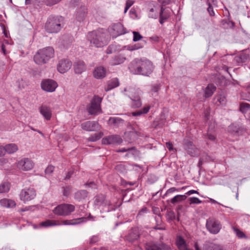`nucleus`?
Here are the masks:
<instances>
[{
  "label": "nucleus",
  "instance_id": "f257e3e1",
  "mask_svg": "<svg viewBox=\"0 0 250 250\" xmlns=\"http://www.w3.org/2000/svg\"><path fill=\"white\" fill-rule=\"evenodd\" d=\"M128 69L133 74L149 76L153 71L154 66L148 60L135 59L130 62Z\"/></svg>",
  "mask_w": 250,
  "mask_h": 250
},
{
  "label": "nucleus",
  "instance_id": "f03ea898",
  "mask_svg": "<svg viewBox=\"0 0 250 250\" xmlns=\"http://www.w3.org/2000/svg\"><path fill=\"white\" fill-rule=\"evenodd\" d=\"M87 39L91 44L97 47H102L108 43L109 38L105 30L99 29L89 32Z\"/></svg>",
  "mask_w": 250,
  "mask_h": 250
},
{
  "label": "nucleus",
  "instance_id": "7ed1b4c3",
  "mask_svg": "<svg viewBox=\"0 0 250 250\" xmlns=\"http://www.w3.org/2000/svg\"><path fill=\"white\" fill-rule=\"evenodd\" d=\"M54 49L52 47H47L40 49L34 57L35 63L39 65L46 63L54 55Z\"/></svg>",
  "mask_w": 250,
  "mask_h": 250
},
{
  "label": "nucleus",
  "instance_id": "20e7f679",
  "mask_svg": "<svg viewBox=\"0 0 250 250\" xmlns=\"http://www.w3.org/2000/svg\"><path fill=\"white\" fill-rule=\"evenodd\" d=\"M124 94L128 96L131 100V106L133 108H139L142 105L140 94L141 90L131 86L125 87L123 91Z\"/></svg>",
  "mask_w": 250,
  "mask_h": 250
},
{
  "label": "nucleus",
  "instance_id": "39448f33",
  "mask_svg": "<svg viewBox=\"0 0 250 250\" xmlns=\"http://www.w3.org/2000/svg\"><path fill=\"white\" fill-rule=\"evenodd\" d=\"M63 18L61 16H50L45 23L46 30L49 33H57L62 28Z\"/></svg>",
  "mask_w": 250,
  "mask_h": 250
},
{
  "label": "nucleus",
  "instance_id": "423d86ee",
  "mask_svg": "<svg viewBox=\"0 0 250 250\" xmlns=\"http://www.w3.org/2000/svg\"><path fill=\"white\" fill-rule=\"evenodd\" d=\"M86 220L85 217H80L75 219L70 220H64L62 223H56L55 221L47 220L40 223L41 226L44 227H48L56 225H76L81 223L85 222Z\"/></svg>",
  "mask_w": 250,
  "mask_h": 250
},
{
  "label": "nucleus",
  "instance_id": "0eeeda50",
  "mask_svg": "<svg viewBox=\"0 0 250 250\" xmlns=\"http://www.w3.org/2000/svg\"><path fill=\"white\" fill-rule=\"evenodd\" d=\"M102 98L98 96H94L87 106L86 110L89 115H97L101 113V103Z\"/></svg>",
  "mask_w": 250,
  "mask_h": 250
},
{
  "label": "nucleus",
  "instance_id": "6e6552de",
  "mask_svg": "<svg viewBox=\"0 0 250 250\" xmlns=\"http://www.w3.org/2000/svg\"><path fill=\"white\" fill-rule=\"evenodd\" d=\"M74 205L68 204H62L58 205L53 209V212L57 215L61 216H67L75 210Z\"/></svg>",
  "mask_w": 250,
  "mask_h": 250
},
{
  "label": "nucleus",
  "instance_id": "1a4fd4ad",
  "mask_svg": "<svg viewBox=\"0 0 250 250\" xmlns=\"http://www.w3.org/2000/svg\"><path fill=\"white\" fill-rule=\"evenodd\" d=\"M95 204L99 207H107V211L114 210L117 208V206L113 204L110 200H106L103 194H99L95 197Z\"/></svg>",
  "mask_w": 250,
  "mask_h": 250
},
{
  "label": "nucleus",
  "instance_id": "9d476101",
  "mask_svg": "<svg viewBox=\"0 0 250 250\" xmlns=\"http://www.w3.org/2000/svg\"><path fill=\"white\" fill-rule=\"evenodd\" d=\"M36 196V192L33 188H26L22 189L20 194V198L21 200L24 203L34 199Z\"/></svg>",
  "mask_w": 250,
  "mask_h": 250
},
{
  "label": "nucleus",
  "instance_id": "9b49d317",
  "mask_svg": "<svg viewBox=\"0 0 250 250\" xmlns=\"http://www.w3.org/2000/svg\"><path fill=\"white\" fill-rule=\"evenodd\" d=\"M146 250H169L170 247L163 242L150 241L146 243Z\"/></svg>",
  "mask_w": 250,
  "mask_h": 250
},
{
  "label": "nucleus",
  "instance_id": "f8f14e48",
  "mask_svg": "<svg viewBox=\"0 0 250 250\" xmlns=\"http://www.w3.org/2000/svg\"><path fill=\"white\" fill-rule=\"evenodd\" d=\"M123 142V140L118 135H111L103 138L102 143L105 145H120Z\"/></svg>",
  "mask_w": 250,
  "mask_h": 250
},
{
  "label": "nucleus",
  "instance_id": "ddd939ff",
  "mask_svg": "<svg viewBox=\"0 0 250 250\" xmlns=\"http://www.w3.org/2000/svg\"><path fill=\"white\" fill-rule=\"evenodd\" d=\"M206 227L211 233L215 234L220 231L221 225L219 221L211 219L207 221Z\"/></svg>",
  "mask_w": 250,
  "mask_h": 250
},
{
  "label": "nucleus",
  "instance_id": "4468645a",
  "mask_svg": "<svg viewBox=\"0 0 250 250\" xmlns=\"http://www.w3.org/2000/svg\"><path fill=\"white\" fill-rule=\"evenodd\" d=\"M58 86L57 83L51 79H45L42 81L41 87L42 90L48 92H52Z\"/></svg>",
  "mask_w": 250,
  "mask_h": 250
},
{
  "label": "nucleus",
  "instance_id": "2eb2a0df",
  "mask_svg": "<svg viewBox=\"0 0 250 250\" xmlns=\"http://www.w3.org/2000/svg\"><path fill=\"white\" fill-rule=\"evenodd\" d=\"M81 127L87 131H96L100 130L101 126L98 122L88 121L82 123Z\"/></svg>",
  "mask_w": 250,
  "mask_h": 250
},
{
  "label": "nucleus",
  "instance_id": "dca6fc26",
  "mask_svg": "<svg viewBox=\"0 0 250 250\" xmlns=\"http://www.w3.org/2000/svg\"><path fill=\"white\" fill-rule=\"evenodd\" d=\"M17 167L21 170L28 171L33 167L34 163L30 159L24 158L18 162Z\"/></svg>",
  "mask_w": 250,
  "mask_h": 250
},
{
  "label": "nucleus",
  "instance_id": "f3484780",
  "mask_svg": "<svg viewBox=\"0 0 250 250\" xmlns=\"http://www.w3.org/2000/svg\"><path fill=\"white\" fill-rule=\"evenodd\" d=\"M87 13V8L86 6L83 5L78 7L75 13V19L79 22L83 21L86 18Z\"/></svg>",
  "mask_w": 250,
  "mask_h": 250
},
{
  "label": "nucleus",
  "instance_id": "a211bd4d",
  "mask_svg": "<svg viewBox=\"0 0 250 250\" xmlns=\"http://www.w3.org/2000/svg\"><path fill=\"white\" fill-rule=\"evenodd\" d=\"M72 66V62L68 59H62L59 61L58 65V71L61 73H64L68 71Z\"/></svg>",
  "mask_w": 250,
  "mask_h": 250
},
{
  "label": "nucleus",
  "instance_id": "6ab92c4d",
  "mask_svg": "<svg viewBox=\"0 0 250 250\" xmlns=\"http://www.w3.org/2000/svg\"><path fill=\"white\" fill-rule=\"evenodd\" d=\"M39 109L40 113L45 120L49 121L51 119L52 111L49 106L45 104L42 105Z\"/></svg>",
  "mask_w": 250,
  "mask_h": 250
},
{
  "label": "nucleus",
  "instance_id": "aec40b11",
  "mask_svg": "<svg viewBox=\"0 0 250 250\" xmlns=\"http://www.w3.org/2000/svg\"><path fill=\"white\" fill-rule=\"evenodd\" d=\"M140 237V233L137 228L132 229L125 236V240L129 242L133 243L137 240Z\"/></svg>",
  "mask_w": 250,
  "mask_h": 250
},
{
  "label": "nucleus",
  "instance_id": "412c9836",
  "mask_svg": "<svg viewBox=\"0 0 250 250\" xmlns=\"http://www.w3.org/2000/svg\"><path fill=\"white\" fill-rule=\"evenodd\" d=\"M226 98L224 92H221L215 96L213 99V103L217 105H224L226 103Z\"/></svg>",
  "mask_w": 250,
  "mask_h": 250
},
{
  "label": "nucleus",
  "instance_id": "4be33fe9",
  "mask_svg": "<svg viewBox=\"0 0 250 250\" xmlns=\"http://www.w3.org/2000/svg\"><path fill=\"white\" fill-rule=\"evenodd\" d=\"M94 78L97 79H103L106 76V69L103 66H98L95 68L93 72Z\"/></svg>",
  "mask_w": 250,
  "mask_h": 250
},
{
  "label": "nucleus",
  "instance_id": "5701e85b",
  "mask_svg": "<svg viewBox=\"0 0 250 250\" xmlns=\"http://www.w3.org/2000/svg\"><path fill=\"white\" fill-rule=\"evenodd\" d=\"M119 84L120 83L118 78H113L107 82V85L104 87V90L106 92L109 91L112 89L118 87L119 85Z\"/></svg>",
  "mask_w": 250,
  "mask_h": 250
},
{
  "label": "nucleus",
  "instance_id": "b1692460",
  "mask_svg": "<svg viewBox=\"0 0 250 250\" xmlns=\"http://www.w3.org/2000/svg\"><path fill=\"white\" fill-rule=\"evenodd\" d=\"M170 16V10L164 7L161 8L160 12L159 22L161 24H163L165 21Z\"/></svg>",
  "mask_w": 250,
  "mask_h": 250
},
{
  "label": "nucleus",
  "instance_id": "393cba45",
  "mask_svg": "<svg viewBox=\"0 0 250 250\" xmlns=\"http://www.w3.org/2000/svg\"><path fill=\"white\" fill-rule=\"evenodd\" d=\"M74 69L76 73L81 74L85 70L86 65L84 62L78 61L76 62L73 65Z\"/></svg>",
  "mask_w": 250,
  "mask_h": 250
},
{
  "label": "nucleus",
  "instance_id": "a878e982",
  "mask_svg": "<svg viewBox=\"0 0 250 250\" xmlns=\"http://www.w3.org/2000/svg\"><path fill=\"white\" fill-rule=\"evenodd\" d=\"M113 34H115V36L122 35L125 33L123 24L120 22H118L112 25Z\"/></svg>",
  "mask_w": 250,
  "mask_h": 250
},
{
  "label": "nucleus",
  "instance_id": "bb28decb",
  "mask_svg": "<svg viewBox=\"0 0 250 250\" xmlns=\"http://www.w3.org/2000/svg\"><path fill=\"white\" fill-rule=\"evenodd\" d=\"M88 192L85 190H79L76 191L74 194V199L79 201H83L87 197Z\"/></svg>",
  "mask_w": 250,
  "mask_h": 250
},
{
  "label": "nucleus",
  "instance_id": "cd10ccee",
  "mask_svg": "<svg viewBox=\"0 0 250 250\" xmlns=\"http://www.w3.org/2000/svg\"><path fill=\"white\" fill-rule=\"evenodd\" d=\"M204 250H224L222 246L214 243L208 242L206 243L203 247Z\"/></svg>",
  "mask_w": 250,
  "mask_h": 250
},
{
  "label": "nucleus",
  "instance_id": "c85d7f7f",
  "mask_svg": "<svg viewBox=\"0 0 250 250\" xmlns=\"http://www.w3.org/2000/svg\"><path fill=\"white\" fill-rule=\"evenodd\" d=\"M176 244L179 250H187L188 249L185 240L181 236L177 237Z\"/></svg>",
  "mask_w": 250,
  "mask_h": 250
},
{
  "label": "nucleus",
  "instance_id": "c756f323",
  "mask_svg": "<svg viewBox=\"0 0 250 250\" xmlns=\"http://www.w3.org/2000/svg\"><path fill=\"white\" fill-rule=\"evenodd\" d=\"M249 55L245 52H242L234 57V60L238 63L246 62L249 59Z\"/></svg>",
  "mask_w": 250,
  "mask_h": 250
},
{
  "label": "nucleus",
  "instance_id": "7c9ffc66",
  "mask_svg": "<svg viewBox=\"0 0 250 250\" xmlns=\"http://www.w3.org/2000/svg\"><path fill=\"white\" fill-rule=\"evenodd\" d=\"M125 58L123 56L119 55L113 58L110 61V64L111 65H116L123 63L125 60Z\"/></svg>",
  "mask_w": 250,
  "mask_h": 250
},
{
  "label": "nucleus",
  "instance_id": "2f4dec72",
  "mask_svg": "<svg viewBox=\"0 0 250 250\" xmlns=\"http://www.w3.org/2000/svg\"><path fill=\"white\" fill-rule=\"evenodd\" d=\"M124 122V120L119 117H110L108 120V124L116 127L123 124Z\"/></svg>",
  "mask_w": 250,
  "mask_h": 250
},
{
  "label": "nucleus",
  "instance_id": "473e14b6",
  "mask_svg": "<svg viewBox=\"0 0 250 250\" xmlns=\"http://www.w3.org/2000/svg\"><path fill=\"white\" fill-rule=\"evenodd\" d=\"M0 205L5 208H13L16 206V203L14 200L7 199H3L0 200Z\"/></svg>",
  "mask_w": 250,
  "mask_h": 250
},
{
  "label": "nucleus",
  "instance_id": "72a5a7b5",
  "mask_svg": "<svg viewBox=\"0 0 250 250\" xmlns=\"http://www.w3.org/2000/svg\"><path fill=\"white\" fill-rule=\"evenodd\" d=\"M5 151L8 154H13L18 150V147L15 144H9L4 146Z\"/></svg>",
  "mask_w": 250,
  "mask_h": 250
},
{
  "label": "nucleus",
  "instance_id": "f704fd0d",
  "mask_svg": "<svg viewBox=\"0 0 250 250\" xmlns=\"http://www.w3.org/2000/svg\"><path fill=\"white\" fill-rule=\"evenodd\" d=\"M216 90V87L212 84H208L205 90V96L208 98L212 96Z\"/></svg>",
  "mask_w": 250,
  "mask_h": 250
},
{
  "label": "nucleus",
  "instance_id": "c9c22d12",
  "mask_svg": "<svg viewBox=\"0 0 250 250\" xmlns=\"http://www.w3.org/2000/svg\"><path fill=\"white\" fill-rule=\"evenodd\" d=\"M150 106L146 105L142 109L136 111L132 113L133 116H138L146 114L149 110Z\"/></svg>",
  "mask_w": 250,
  "mask_h": 250
},
{
  "label": "nucleus",
  "instance_id": "e433bc0d",
  "mask_svg": "<svg viewBox=\"0 0 250 250\" xmlns=\"http://www.w3.org/2000/svg\"><path fill=\"white\" fill-rule=\"evenodd\" d=\"M195 146L192 142L187 141L184 144V148L187 150L188 153L191 156L194 155V153L192 152Z\"/></svg>",
  "mask_w": 250,
  "mask_h": 250
},
{
  "label": "nucleus",
  "instance_id": "4c0bfd02",
  "mask_svg": "<svg viewBox=\"0 0 250 250\" xmlns=\"http://www.w3.org/2000/svg\"><path fill=\"white\" fill-rule=\"evenodd\" d=\"M10 188V184L7 182H3L0 184V193L8 192Z\"/></svg>",
  "mask_w": 250,
  "mask_h": 250
},
{
  "label": "nucleus",
  "instance_id": "58836bf2",
  "mask_svg": "<svg viewBox=\"0 0 250 250\" xmlns=\"http://www.w3.org/2000/svg\"><path fill=\"white\" fill-rule=\"evenodd\" d=\"M240 111L243 114H246L250 111V104L247 103H241L240 104Z\"/></svg>",
  "mask_w": 250,
  "mask_h": 250
},
{
  "label": "nucleus",
  "instance_id": "ea45409f",
  "mask_svg": "<svg viewBox=\"0 0 250 250\" xmlns=\"http://www.w3.org/2000/svg\"><path fill=\"white\" fill-rule=\"evenodd\" d=\"M214 127L209 126L207 133V138L211 141H214L216 139V135L213 130Z\"/></svg>",
  "mask_w": 250,
  "mask_h": 250
},
{
  "label": "nucleus",
  "instance_id": "a19ab883",
  "mask_svg": "<svg viewBox=\"0 0 250 250\" xmlns=\"http://www.w3.org/2000/svg\"><path fill=\"white\" fill-rule=\"evenodd\" d=\"M228 131L231 133H238L239 130V127L238 125L233 124L228 126Z\"/></svg>",
  "mask_w": 250,
  "mask_h": 250
},
{
  "label": "nucleus",
  "instance_id": "79ce46f5",
  "mask_svg": "<svg viewBox=\"0 0 250 250\" xmlns=\"http://www.w3.org/2000/svg\"><path fill=\"white\" fill-rule=\"evenodd\" d=\"M232 229L235 232L236 235L239 238H247L246 234L239 229L234 227H232Z\"/></svg>",
  "mask_w": 250,
  "mask_h": 250
},
{
  "label": "nucleus",
  "instance_id": "37998d69",
  "mask_svg": "<svg viewBox=\"0 0 250 250\" xmlns=\"http://www.w3.org/2000/svg\"><path fill=\"white\" fill-rule=\"evenodd\" d=\"M187 196L185 195H177L171 199V203L174 204L179 201L185 200Z\"/></svg>",
  "mask_w": 250,
  "mask_h": 250
},
{
  "label": "nucleus",
  "instance_id": "c03bdc74",
  "mask_svg": "<svg viewBox=\"0 0 250 250\" xmlns=\"http://www.w3.org/2000/svg\"><path fill=\"white\" fill-rule=\"evenodd\" d=\"M103 135V133L100 132L98 133H95L91 135L89 138L88 140L90 142H96L100 139Z\"/></svg>",
  "mask_w": 250,
  "mask_h": 250
},
{
  "label": "nucleus",
  "instance_id": "a18cd8bd",
  "mask_svg": "<svg viewBox=\"0 0 250 250\" xmlns=\"http://www.w3.org/2000/svg\"><path fill=\"white\" fill-rule=\"evenodd\" d=\"M167 219L168 222L173 221L175 219V213L173 211H168L166 215Z\"/></svg>",
  "mask_w": 250,
  "mask_h": 250
},
{
  "label": "nucleus",
  "instance_id": "49530a36",
  "mask_svg": "<svg viewBox=\"0 0 250 250\" xmlns=\"http://www.w3.org/2000/svg\"><path fill=\"white\" fill-rule=\"evenodd\" d=\"M115 169L121 173H124L126 171V167L125 165L122 164H119L117 165L115 167Z\"/></svg>",
  "mask_w": 250,
  "mask_h": 250
},
{
  "label": "nucleus",
  "instance_id": "de8ad7c7",
  "mask_svg": "<svg viewBox=\"0 0 250 250\" xmlns=\"http://www.w3.org/2000/svg\"><path fill=\"white\" fill-rule=\"evenodd\" d=\"M189 204H199L202 202L199 198L195 197L189 198Z\"/></svg>",
  "mask_w": 250,
  "mask_h": 250
},
{
  "label": "nucleus",
  "instance_id": "09e8293b",
  "mask_svg": "<svg viewBox=\"0 0 250 250\" xmlns=\"http://www.w3.org/2000/svg\"><path fill=\"white\" fill-rule=\"evenodd\" d=\"M133 40L134 42H137L141 40L143 38V37L140 35V34L136 31L133 32Z\"/></svg>",
  "mask_w": 250,
  "mask_h": 250
},
{
  "label": "nucleus",
  "instance_id": "8fccbe9b",
  "mask_svg": "<svg viewBox=\"0 0 250 250\" xmlns=\"http://www.w3.org/2000/svg\"><path fill=\"white\" fill-rule=\"evenodd\" d=\"M61 0H43L44 3L49 6H51L54 5L59 2H60Z\"/></svg>",
  "mask_w": 250,
  "mask_h": 250
},
{
  "label": "nucleus",
  "instance_id": "3c124183",
  "mask_svg": "<svg viewBox=\"0 0 250 250\" xmlns=\"http://www.w3.org/2000/svg\"><path fill=\"white\" fill-rule=\"evenodd\" d=\"M134 1L132 0H127L125 3V13H126L128 9L133 5Z\"/></svg>",
  "mask_w": 250,
  "mask_h": 250
},
{
  "label": "nucleus",
  "instance_id": "603ef678",
  "mask_svg": "<svg viewBox=\"0 0 250 250\" xmlns=\"http://www.w3.org/2000/svg\"><path fill=\"white\" fill-rule=\"evenodd\" d=\"M54 170V167L50 165L48 166L45 170V174H51Z\"/></svg>",
  "mask_w": 250,
  "mask_h": 250
},
{
  "label": "nucleus",
  "instance_id": "864d4df0",
  "mask_svg": "<svg viewBox=\"0 0 250 250\" xmlns=\"http://www.w3.org/2000/svg\"><path fill=\"white\" fill-rule=\"evenodd\" d=\"M63 194L65 196H68L70 194L71 188L70 187H66L63 188Z\"/></svg>",
  "mask_w": 250,
  "mask_h": 250
},
{
  "label": "nucleus",
  "instance_id": "5fc2aeb1",
  "mask_svg": "<svg viewBox=\"0 0 250 250\" xmlns=\"http://www.w3.org/2000/svg\"><path fill=\"white\" fill-rule=\"evenodd\" d=\"M99 238L97 236H93L90 239L89 243L90 244H93L98 242Z\"/></svg>",
  "mask_w": 250,
  "mask_h": 250
},
{
  "label": "nucleus",
  "instance_id": "6e6d98bb",
  "mask_svg": "<svg viewBox=\"0 0 250 250\" xmlns=\"http://www.w3.org/2000/svg\"><path fill=\"white\" fill-rule=\"evenodd\" d=\"M155 10L154 8H151L149 10V12L148 14L149 17L151 18H154L156 19L158 17V15L156 13H155V14H151V13H154Z\"/></svg>",
  "mask_w": 250,
  "mask_h": 250
},
{
  "label": "nucleus",
  "instance_id": "4d7b16f0",
  "mask_svg": "<svg viewBox=\"0 0 250 250\" xmlns=\"http://www.w3.org/2000/svg\"><path fill=\"white\" fill-rule=\"evenodd\" d=\"M134 149H135V147H131V148H122L121 149H120L117 150V152H126V151H129L133 150H134Z\"/></svg>",
  "mask_w": 250,
  "mask_h": 250
},
{
  "label": "nucleus",
  "instance_id": "13d9d810",
  "mask_svg": "<svg viewBox=\"0 0 250 250\" xmlns=\"http://www.w3.org/2000/svg\"><path fill=\"white\" fill-rule=\"evenodd\" d=\"M208 5V7L207 9L208 11V12L210 16H214L215 15V13L213 11L212 6L210 4H209V5Z\"/></svg>",
  "mask_w": 250,
  "mask_h": 250
},
{
  "label": "nucleus",
  "instance_id": "bf43d9fd",
  "mask_svg": "<svg viewBox=\"0 0 250 250\" xmlns=\"http://www.w3.org/2000/svg\"><path fill=\"white\" fill-rule=\"evenodd\" d=\"M142 47V46H140L138 44H135L134 45L128 47V49L129 50L132 51V50H135L140 49Z\"/></svg>",
  "mask_w": 250,
  "mask_h": 250
},
{
  "label": "nucleus",
  "instance_id": "052dcab7",
  "mask_svg": "<svg viewBox=\"0 0 250 250\" xmlns=\"http://www.w3.org/2000/svg\"><path fill=\"white\" fill-rule=\"evenodd\" d=\"M170 2V0H159V2L162 4L161 7L168 4Z\"/></svg>",
  "mask_w": 250,
  "mask_h": 250
},
{
  "label": "nucleus",
  "instance_id": "680f3d73",
  "mask_svg": "<svg viewBox=\"0 0 250 250\" xmlns=\"http://www.w3.org/2000/svg\"><path fill=\"white\" fill-rule=\"evenodd\" d=\"M166 145L167 147V149L171 151L173 150V145L171 143L167 142V143H166Z\"/></svg>",
  "mask_w": 250,
  "mask_h": 250
},
{
  "label": "nucleus",
  "instance_id": "e2e57ef3",
  "mask_svg": "<svg viewBox=\"0 0 250 250\" xmlns=\"http://www.w3.org/2000/svg\"><path fill=\"white\" fill-rule=\"evenodd\" d=\"M73 174V171L72 170L69 171L67 172L66 176L65 177V180H68L70 178L72 175Z\"/></svg>",
  "mask_w": 250,
  "mask_h": 250
},
{
  "label": "nucleus",
  "instance_id": "0e129e2a",
  "mask_svg": "<svg viewBox=\"0 0 250 250\" xmlns=\"http://www.w3.org/2000/svg\"><path fill=\"white\" fill-rule=\"evenodd\" d=\"M209 111H210V109L208 108V109H207L204 111L205 117L206 120H208L209 119V113H210Z\"/></svg>",
  "mask_w": 250,
  "mask_h": 250
},
{
  "label": "nucleus",
  "instance_id": "69168bd1",
  "mask_svg": "<svg viewBox=\"0 0 250 250\" xmlns=\"http://www.w3.org/2000/svg\"><path fill=\"white\" fill-rule=\"evenodd\" d=\"M5 153L4 146H0V157L3 156Z\"/></svg>",
  "mask_w": 250,
  "mask_h": 250
},
{
  "label": "nucleus",
  "instance_id": "338daca9",
  "mask_svg": "<svg viewBox=\"0 0 250 250\" xmlns=\"http://www.w3.org/2000/svg\"><path fill=\"white\" fill-rule=\"evenodd\" d=\"M176 190H178L175 188H171L167 191L166 194H168L172 193Z\"/></svg>",
  "mask_w": 250,
  "mask_h": 250
},
{
  "label": "nucleus",
  "instance_id": "774afa93",
  "mask_svg": "<svg viewBox=\"0 0 250 250\" xmlns=\"http://www.w3.org/2000/svg\"><path fill=\"white\" fill-rule=\"evenodd\" d=\"M194 193L199 194V193L198 192V191L193 189L190 190L186 193V194L188 195H190Z\"/></svg>",
  "mask_w": 250,
  "mask_h": 250
}]
</instances>
